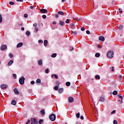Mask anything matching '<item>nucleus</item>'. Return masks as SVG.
Wrapping results in <instances>:
<instances>
[{
    "instance_id": "obj_3",
    "label": "nucleus",
    "mask_w": 124,
    "mask_h": 124,
    "mask_svg": "<svg viewBox=\"0 0 124 124\" xmlns=\"http://www.w3.org/2000/svg\"><path fill=\"white\" fill-rule=\"evenodd\" d=\"M19 83L20 85H24L25 83V78L24 77H22L19 80Z\"/></svg>"
},
{
    "instance_id": "obj_17",
    "label": "nucleus",
    "mask_w": 124,
    "mask_h": 124,
    "mask_svg": "<svg viewBox=\"0 0 124 124\" xmlns=\"http://www.w3.org/2000/svg\"><path fill=\"white\" fill-rule=\"evenodd\" d=\"M63 92V88H60L58 90L59 93H62Z\"/></svg>"
},
{
    "instance_id": "obj_27",
    "label": "nucleus",
    "mask_w": 124,
    "mask_h": 124,
    "mask_svg": "<svg viewBox=\"0 0 124 124\" xmlns=\"http://www.w3.org/2000/svg\"><path fill=\"white\" fill-rule=\"evenodd\" d=\"M76 117L78 118V119H79V118H80V113H77L76 114Z\"/></svg>"
},
{
    "instance_id": "obj_29",
    "label": "nucleus",
    "mask_w": 124,
    "mask_h": 124,
    "mask_svg": "<svg viewBox=\"0 0 124 124\" xmlns=\"http://www.w3.org/2000/svg\"><path fill=\"white\" fill-rule=\"evenodd\" d=\"M36 82L37 83H41V79H40V78H38L37 80H36Z\"/></svg>"
},
{
    "instance_id": "obj_1",
    "label": "nucleus",
    "mask_w": 124,
    "mask_h": 124,
    "mask_svg": "<svg viewBox=\"0 0 124 124\" xmlns=\"http://www.w3.org/2000/svg\"><path fill=\"white\" fill-rule=\"evenodd\" d=\"M49 118L50 121L54 122L56 120V115H55L54 114H52L49 115Z\"/></svg>"
},
{
    "instance_id": "obj_10",
    "label": "nucleus",
    "mask_w": 124,
    "mask_h": 124,
    "mask_svg": "<svg viewBox=\"0 0 124 124\" xmlns=\"http://www.w3.org/2000/svg\"><path fill=\"white\" fill-rule=\"evenodd\" d=\"M22 46H23V43H19L17 45L16 47H17V48H20V47H22Z\"/></svg>"
},
{
    "instance_id": "obj_59",
    "label": "nucleus",
    "mask_w": 124,
    "mask_h": 124,
    "mask_svg": "<svg viewBox=\"0 0 124 124\" xmlns=\"http://www.w3.org/2000/svg\"><path fill=\"white\" fill-rule=\"evenodd\" d=\"M21 31H25V28L24 27H22L21 28Z\"/></svg>"
},
{
    "instance_id": "obj_26",
    "label": "nucleus",
    "mask_w": 124,
    "mask_h": 124,
    "mask_svg": "<svg viewBox=\"0 0 124 124\" xmlns=\"http://www.w3.org/2000/svg\"><path fill=\"white\" fill-rule=\"evenodd\" d=\"M70 85H71L70 82L68 81L66 83V86H67V87H69Z\"/></svg>"
},
{
    "instance_id": "obj_46",
    "label": "nucleus",
    "mask_w": 124,
    "mask_h": 124,
    "mask_svg": "<svg viewBox=\"0 0 124 124\" xmlns=\"http://www.w3.org/2000/svg\"><path fill=\"white\" fill-rule=\"evenodd\" d=\"M118 78H119V79H122V78H123V76H122V75H119V76H118Z\"/></svg>"
},
{
    "instance_id": "obj_55",
    "label": "nucleus",
    "mask_w": 124,
    "mask_h": 124,
    "mask_svg": "<svg viewBox=\"0 0 124 124\" xmlns=\"http://www.w3.org/2000/svg\"><path fill=\"white\" fill-rule=\"evenodd\" d=\"M24 0H16V1H20V2H23Z\"/></svg>"
},
{
    "instance_id": "obj_57",
    "label": "nucleus",
    "mask_w": 124,
    "mask_h": 124,
    "mask_svg": "<svg viewBox=\"0 0 124 124\" xmlns=\"http://www.w3.org/2000/svg\"><path fill=\"white\" fill-rule=\"evenodd\" d=\"M81 120H84V117L83 116H80Z\"/></svg>"
},
{
    "instance_id": "obj_5",
    "label": "nucleus",
    "mask_w": 124,
    "mask_h": 124,
    "mask_svg": "<svg viewBox=\"0 0 124 124\" xmlns=\"http://www.w3.org/2000/svg\"><path fill=\"white\" fill-rule=\"evenodd\" d=\"M7 48V46L5 45H2L0 47L1 51H4Z\"/></svg>"
},
{
    "instance_id": "obj_36",
    "label": "nucleus",
    "mask_w": 124,
    "mask_h": 124,
    "mask_svg": "<svg viewBox=\"0 0 124 124\" xmlns=\"http://www.w3.org/2000/svg\"><path fill=\"white\" fill-rule=\"evenodd\" d=\"M45 73H46V74H48V73H49V69H46Z\"/></svg>"
},
{
    "instance_id": "obj_4",
    "label": "nucleus",
    "mask_w": 124,
    "mask_h": 124,
    "mask_svg": "<svg viewBox=\"0 0 124 124\" xmlns=\"http://www.w3.org/2000/svg\"><path fill=\"white\" fill-rule=\"evenodd\" d=\"M31 124H38V122L36 121V119L35 118H32L31 119Z\"/></svg>"
},
{
    "instance_id": "obj_62",
    "label": "nucleus",
    "mask_w": 124,
    "mask_h": 124,
    "mask_svg": "<svg viewBox=\"0 0 124 124\" xmlns=\"http://www.w3.org/2000/svg\"><path fill=\"white\" fill-rule=\"evenodd\" d=\"M111 71H114V67H112Z\"/></svg>"
},
{
    "instance_id": "obj_28",
    "label": "nucleus",
    "mask_w": 124,
    "mask_h": 124,
    "mask_svg": "<svg viewBox=\"0 0 124 124\" xmlns=\"http://www.w3.org/2000/svg\"><path fill=\"white\" fill-rule=\"evenodd\" d=\"M41 114L42 115H44L45 114V110H44L43 109L41 110Z\"/></svg>"
},
{
    "instance_id": "obj_37",
    "label": "nucleus",
    "mask_w": 124,
    "mask_h": 124,
    "mask_svg": "<svg viewBox=\"0 0 124 124\" xmlns=\"http://www.w3.org/2000/svg\"><path fill=\"white\" fill-rule=\"evenodd\" d=\"M13 76L15 78V79H16V78H17V75L16 74H14L13 75Z\"/></svg>"
},
{
    "instance_id": "obj_53",
    "label": "nucleus",
    "mask_w": 124,
    "mask_h": 124,
    "mask_svg": "<svg viewBox=\"0 0 124 124\" xmlns=\"http://www.w3.org/2000/svg\"><path fill=\"white\" fill-rule=\"evenodd\" d=\"M52 24H53V25H57V22H56V21H53V22H52Z\"/></svg>"
},
{
    "instance_id": "obj_21",
    "label": "nucleus",
    "mask_w": 124,
    "mask_h": 124,
    "mask_svg": "<svg viewBox=\"0 0 124 124\" xmlns=\"http://www.w3.org/2000/svg\"><path fill=\"white\" fill-rule=\"evenodd\" d=\"M57 57V54L56 53H53L51 55V58H56Z\"/></svg>"
},
{
    "instance_id": "obj_12",
    "label": "nucleus",
    "mask_w": 124,
    "mask_h": 124,
    "mask_svg": "<svg viewBox=\"0 0 124 124\" xmlns=\"http://www.w3.org/2000/svg\"><path fill=\"white\" fill-rule=\"evenodd\" d=\"M44 45L45 47H47L48 45V41L47 40H45L44 42Z\"/></svg>"
},
{
    "instance_id": "obj_30",
    "label": "nucleus",
    "mask_w": 124,
    "mask_h": 124,
    "mask_svg": "<svg viewBox=\"0 0 124 124\" xmlns=\"http://www.w3.org/2000/svg\"><path fill=\"white\" fill-rule=\"evenodd\" d=\"M55 84L56 86H60V82L59 81H57L55 82Z\"/></svg>"
},
{
    "instance_id": "obj_40",
    "label": "nucleus",
    "mask_w": 124,
    "mask_h": 124,
    "mask_svg": "<svg viewBox=\"0 0 124 124\" xmlns=\"http://www.w3.org/2000/svg\"><path fill=\"white\" fill-rule=\"evenodd\" d=\"M30 123H31V120L28 119L27 122H26V124H30Z\"/></svg>"
},
{
    "instance_id": "obj_32",
    "label": "nucleus",
    "mask_w": 124,
    "mask_h": 124,
    "mask_svg": "<svg viewBox=\"0 0 124 124\" xmlns=\"http://www.w3.org/2000/svg\"><path fill=\"white\" fill-rule=\"evenodd\" d=\"M54 90H55V91H58V90H59V86H55Z\"/></svg>"
},
{
    "instance_id": "obj_58",
    "label": "nucleus",
    "mask_w": 124,
    "mask_h": 124,
    "mask_svg": "<svg viewBox=\"0 0 124 124\" xmlns=\"http://www.w3.org/2000/svg\"><path fill=\"white\" fill-rule=\"evenodd\" d=\"M30 8H31V9H33V8H34L33 6H31Z\"/></svg>"
},
{
    "instance_id": "obj_15",
    "label": "nucleus",
    "mask_w": 124,
    "mask_h": 124,
    "mask_svg": "<svg viewBox=\"0 0 124 124\" xmlns=\"http://www.w3.org/2000/svg\"><path fill=\"white\" fill-rule=\"evenodd\" d=\"M12 63H13V60H11L8 63V66H11V65L12 64Z\"/></svg>"
},
{
    "instance_id": "obj_19",
    "label": "nucleus",
    "mask_w": 124,
    "mask_h": 124,
    "mask_svg": "<svg viewBox=\"0 0 124 124\" xmlns=\"http://www.w3.org/2000/svg\"><path fill=\"white\" fill-rule=\"evenodd\" d=\"M58 14H59V15H62V16H63L64 13H63V12H62V11H59L58 13Z\"/></svg>"
},
{
    "instance_id": "obj_48",
    "label": "nucleus",
    "mask_w": 124,
    "mask_h": 124,
    "mask_svg": "<svg viewBox=\"0 0 124 124\" xmlns=\"http://www.w3.org/2000/svg\"><path fill=\"white\" fill-rule=\"evenodd\" d=\"M33 27H37V23H34L33 24Z\"/></svg>"
},
{
    "instance_id": "obj_20",
    "label": "nucleus",
    "mask_w": 124,
    "mask_h": 124,
    "mask_svg": "<svg viewBox=\"0 0 124 124\" xmlns=\"http://www.w3.org/2000/svg\"><path fill=\"white\" fill-rule=\"evenodd\" d=\"M95 57L96 58H98L99 57H100V54H99V53H97L95 54Z\"/></svg>"
},
{
    "instance_id": "obj_54",
    "label": "nucleus",
    "mask_w": 124,
    "mask_h": 124,
    "mask_svg": "<svg viewBox=\"0 0 124 124\" xmlns=\"http://www.w3.org/2000/svg\"><path fill=\"white\" fill-rule=\"evenodd\" d=\"M55 18H59V15L58 14L55 15Z\"/></svg>"
},
{
    "instance_id": "obj_63",
    "label": "nucleus",
    "mask_w": 124,
    "mask_h": 124,
    "mask_svg": "<svg viewBox=\"0 0 124 124\" xmlns=\"http://www.w3.org/2000/svg\"><path fill=\"white\" fill-rule=\"evenodd\" d=\"M73 50H74V48L72 47L71 49L70 50V51H73Z\"/></svg>"
},
{
    "instance_id": "obj_6",
    "label": "nucleus",
    "mask_w": 124,
    "mask_h": 124,
    "mask_svg": "<svg viewBox=\"0 0 124 124\" xmlns=\"http://www.w3.org/2000/svg\"><path fill=\"white\" fill-rule=\"evenodd\" d=\"M8 87V86H7V85L1 84L0 85V88L3 90H5V89H7Z\"/></svg>"
},
{
    "instance_id": "obj_35",
    "label": "nucleus",
    "mask_w": 124,
    "mask_h": 124,
    "mask_svg": "<svg viewBox=\"0 0 124 124\" xmlns=\"http://www.w3.org/2000/svg\"><path fill=\"white\" fill-rule=\"evenodd\" d=\"M9 4H10V5H14L15 3L13 1H10L9 2Z\"/></svg>"
},
{
    "instance_id": "obj_8",
    "label": "nucleus",
    "mask_w": 124,
    "mask_h": 124,
    "mask_svg": "<svg viewBox=\"0 0 124 124\" xmlns=\"http://www.w3.org/2000/svg\"><path fill=\"white\" fill-rule=\"evenodd\" d=\"M99 40H100L101 41H104V40H105V38L103 36H100L99 37Z\"/></svg>"
},
{
    "instance_id": "obj_13",
    "label": "nucleus",
    "mask_w": 124,
    "mask_h": 124,
    "mask_svg": "<svg viewBox=\"0 0 124 124\" xmlns=\"http://www.w3.org/2000/svg\"><path fill=\"white\" fill-rule=\"evenodd\" d=\"M59 25L60 26H61V27H62V26H63L64 25V22H63L62 20H60L59 21Z\"/></svg>"
},
{
    "instance_id": "obj_45",
    "label": "nucleus",
    "mask_w": 124,
    "mask_h": 124,
    "mask_svg": "<svg viewBox=\"0 0 124 124\" xmlns=\"http://www.w3.org/2000/svg\"><path fill=\"white\" fill-rule=\"evenodd\" d=\"M39 43H43V41L42 40H39L38 41Z\"/></svg>"
},
{
    "instance_id": "obj_33",
    "label": "nucleus",
    "mask_w": 124,
    "mask_h": 124,
    "mask_svg": "<svg viewBox=\"0 0 124 124\" xmlns=\"http://www.w3.org/2000/svg\"><path fill=\"white\" fill-rule=\"evenodd\" d=\"M69 22H70V20H69V19H67L65 21L66 24H68Z\"/></svg>"
},
{
    "instance_id": "obj_61",
    "label": "nucleus",
    "mask_w": 124,
    "mask_h": 124,
    "mask_svg": "<svg viewBox=\"0 0 124 124\" xmlns=\"http://www.w3.org/2000/svg\"><path fill=\"white\" fill-rule=\"evenodd\" d=\"M119 10H121V9H119ZM120 13H123V11H119Z\"/></svg>"
},
{
    "instance_id": "obj_11",
    "label": "nucleus",
    "mask_w": 124,
    "mask_h": 124,
    "mask_svg": "<svg viewBox=\"0 0 124 124\" xmlns=\"http://www.w3.org/2000/svg\"><path fill=\"white\" fill-rule=\"evenodd\" d=\"M40 12L42 13H47V10H46L45 9H42L40 10Z\"/></svg>"
},
{
    "instance_id": "obj_50",
    "label": "nucleus",
    "mask_w": 124,
    "mask_h": 124,
    "mask_svg": "<svg viewBox=\"0 0 124 124\" xmlns=\"http://www.w3.org/2000/svg\"><path fill=\"white\" fill-rule=\"evenodd\" d=\"M72 33H73V34H77V31H72Z\"/></svg>"
},
{
    "instance_id": "obj_23",
    "label": "nucleus",
    "mask_w": 124,
    "mask_h": 124,
    "mask_svg": "<svg viewBox=\"0 0 124 124\" xmlns=\"http://www.w3.org/2000/svg\"><path fill=\"white\" fill-rule=\"evenodd\" d=\"M112 93H113V95H117L118 94V91H113Z\"/></svg>"
},
{
    "instance_id": "obj_52",
    "label": "nucleus",
    "mask_w": 124,
    "mask_h": 124,
    "mask_svg": "<svg viewBox=\"0 0 124 124\" xmlns=\"http://www.w3.org/2000/svg\"><path fill=\"white\" fill-rule=\"evenodd\" d=\"M86 33L87 34H90V33H91V32L90 31H86Z\"/></svg>"
},
{
    "instance_id": "obj_49",
    "label": "nucleus",
    "mask_w": 124,
    "mask_h": 124,
    "mask_svg": "<svg viewBox=\"0 0 124 124\" xmlns=\"http://www.w3.org/2000/svg\"><path fill=\"white\" fill-rule=\"evenodd\" d=\"M115 113H116V110H114L111 111V114H115Z\"/></svg>"
},
{
    "instance_id": "obj_31",
    "label": "nucleus",
    "mask_w": 124,
    "mask_h": 124,
    "mask_svg": "<svg viewBox=\"0 0 124 124\" xmlns=\"http://www.w3.org/2000/svg\"><path fill=\"white\" fill-rule=\"evenodd\" d=\"M124 26L123 25H120L118 28V30H123Z\"/></svg>"
},
{
    "instance_id": "obj_16",
    "label": "nucleus",
    "mask_w": 124,
    "mask_h": 124,
    "mask_svg": "<svg viewBox=\"0 0 124 124\" xmlns=\"http://www.w3.org/2000/svg\"><path fill=\"white\" fill-rule=\"evenodd\" d=\"M14 93H16V94H19V91H18V90L16 88H15L14 90Z\"/></svg>"
},
{
    "instance_id": "obj_42",
    "label": "nucleus",
    "mask_w": 124,
    "mask_h": 124,
    "mask_svg": "<svg viewBox=\"0 0 124 124\" xmlns=\"http://www.w3.org/2000/svg\"><path fill=\"white\" fill-rule=\"evenodd\" d=\"M46 15H43V16H42V18H43V19H46Z\"/></svg>"
},
{
    "instance_id": "obj_34",
    "label": "nucleus",
    "mask_w": 124,
    "mask_h": 124,
    "mask_svg": "<svg viewBox=\"0 0 124 124\" xmlns=\"http://www.w3.org/2000/svg\"><path fill=\"white\" fill-rule=\"evenodd\" d=\"M1 22H2V16L0 14V23H1Z\"/></svg>"
},
{
    "instance_id": "obj_22",
    "label": "nucleus",
    "mask_w": 124,
    "mask_h": 124,
    "mask_svg": "<svg viewBox=\"0 0 124 124\" xmlns=\"http://www.w3.org/2000/svg\"><path fill=\"white\" fill-rule=\"evenodd\" d=\"M26 34L28 36H30V35H31V32H30V31H27L26 32Z\"/></svg>"
},
{
    "instance_id": "obj_64",
    "label": "nucleus",
    "mask_w": 124,
    "mask_h": 124,
    "mask_svg": "<svg viewBox=\"0 0 124 124\" xmlns=\"http://www.w3.org/2000/svg\"><path fill=\"white\" fill-rule=\"evenodd\" d=\"M54 76H55L54 75H52V76H51V78H53V77H54Z\"/></svg>"
},
{
    "instance_id": "obj_47",
    "label": "nucleus",
    "mask_w": 124,
    "mask_h": 124,
    "mask_svg": "<svg viewBox=\"0 0 124 124\" xmlns=\"http://www.w3.org/2000/svg\"><path fill=\"white\" fill-rule=\"evenodd\" d=\"M81 31H85V27H82L81 28Z\"/></svg>"
},
{
    "instance_id": "obj_2",
    "label": "nucleus",
    "mask_w": 124,
    "mask_h": 124,
    "mask_svg": "<svg viewBox=\"0 0 124 124\" xmlns=\"http://www.w3.org/2000/svg\"><path fill=\"white\" fill-rule=\"evenodd\" d=\"M114 56V52L112 51H109L107 53L108 58H113Z\"/></svg>"
},
{
    "instance_id": "obj_39",
    "label": "nucleus",
    "mask_w": 124,
    "mask_h": 124,
    "mask_svg": "<svg viewBox=\"0 0 124 124\" xmlns=\"http://www.w3.org/2000/svg\"><path fill=\"white\" fill-rule=\"evenodd\" d=\"M43 122V120L41 119V120H40L39 121V124H42V122Z\"/></svg>"
},
{
    "instance_id": "obj_25",
    "label": "nucleus",
    "mask_w": 124,
    "mask_h": 124,
    "mask_svg": "<svg viewBox=\"0 0 124 124\" xmlns=\"http://www.w3.org/2000/svg\"><path fill=\"white\" fill-rule=\"evenodd\" d=\"M70 27H71V29H74L75 27V24H74V23H73L71 24Z\"/></svg>"
},
{
    "instance_id": "obj_56",
    "label": "nucleus",
    "mask_w": 124,
    "mask_h": 124,
    "mask_svg": "<svg viewBox=\"0 0 124 124\" xmlns=\"http://www.w3.org/2000/svg\"><path fill=\"white\" fill-rule=\"evenodd\" d=\"M38 29L37 28H35V31H36V32L38 31Z\"/></svg>"
},
{
    "instance_id": "obj_41",
    "label": "nucleus",
    "mask_w": 124,
    "mask_h": 124,
    "mask_svg": "<svg viewBox=\"0 0 124 124\" xmlns=\"http://www.w3.org/2000/svg\"><path fill=\"white\" fill-rule=\"evenodd\" d=\"M54 76L55 77V79H59V77L56 74H54Z\"/></svg>"
},
{
    "instance_id": "obj_51",
    "label": "nucleus",
    "mask_w": 124,
    "mask_h": 124,
    "mask_svg": "<svg viewBox=\"0 0 124 124\" xmlns=\"http://www.w3.org/2000/svg\"><path fill=\"white\" fill-rule=\"evenodd\" d=\"M34 81H31V85H34Z\"/></svg>"
},
{
    "instance_id": "obj_43",
    "label": "nucleus",
    "mask_w": 124,
    "mask_h": 124,
    "mask_svg": "<svg viewBox=\"0 0 124 124\" xmlns=\"http://www.w3.org/2000/svg\"><path fill=\"white\" fill-rule=\"evenodd\" d=\"M9 56L10 58H12L13 57V54L10 53L9 54Z\"/></svg>"
},
{
    "instance_id": "obj_7",
    "label": "nucleus",
    "mask_w": 124,
    "mask_h": 124,
    "mask_svg": "<svg viewBox=\"0 0 124 124\" xmlns=\"http://www.w3.org/2000/svg\"><path fill=\"white\" fill-rule=\"evenodd\" d=\"M68 101L69 102L72 103V102H73V101H74V99L72 97H69Z\"/></svg>"
},
{
    "instance_id": "obj_24",
    "label": "nucleus",
    "mask_w": 124,
    "mask_h": 124,
    "mask_svg": "<svg viewBox=\"0 0 124 124\" xmlns=\"http://www.w3.org/2000/svg\"><path fill=\"white\" fill-rule=\"evenodd\" d=\"M95 78L97 80H99V79H100V76H99V75H96L95 76Z\"/></svg>"
},
{
    "instance_id": "obj_60",
    "label": "nucleus",
    "mask_w": 124,
    "mask_h": 124,
    "mask_svg": "<svg viewBox=\"0 0 124 124\" xmlns=\"http://www.w3.org/2000/svg\"><path fill=\"white\" fill-rule=\"evenodd\" d=\"M119 98H121L122 100H123V96H119Z\"/></svg>"
},
{
    "instance_id": "obj_18",
    "label": "nucleus",
    "mask_w": 124,
    "mask_h": 124,
    "mask_svg": "<svg viewBox=\"0 0 124 124\" xmlns=\"http://www.w3.org/2000/svg\"><path fill=\"white\" fill-rule=\"evenodd\" d=\"M11 104H12V105H16V104H17V103L16 102V101L13 100L11 102Z\"/></svg>"
},
{
    "instance_id": "obj_38",
    "label": "nucleus",
    "mask_w": 124,
    "mask_h": 124,
    "mask_svg": "<svg viewBox=\"0 0 124 124\" xmlns=\"http://www.w3.org/2000/svg\"><path fill=\"white\" fill-rule=\"evenodd\" d=\"M113 124H118V121L117 120H114Z\"/></svg>"
},
{
    "instance_id": "obj_14",
    "label": "nucleus",
    "mask_w": 124,
    "mask_h": 124,
    "mask_svg": "<svg viewBox=\"0 0 124 124\" xmlns=\"http://www.w3.org/2000/svg\"><path fill=\"white\" fill-rule=\"evenodd\" d=\"M105 101V98L103 97H101L99 99V101L101 102H104Z\"/></svg>"
},
{
    "instance_id": "obj_9",
    "label": "nucleus",
    "mask_w": 124,
    "mask_h": 124,
    "mask_svg": "<svg viewBox=\"0 0 124 124\" xmlns=\"http://www.w3.org/2000/svg\"><path fill=\"white\" fill-rule=\"evenodd\" d=\"M43 64V62L42 61V60L40 59L38 61V65H42Z\"/></svg>"
},
{
    "instance_id": "obj_44",
    "label": "nucleus",
    "mask_w": 124,
    "mask_h": 124,
    "mask_svg": "<svg viewBox=\"0 0 124 124\" xmlns=\"http://www.w3.org/2000/svg\"><path fill=\"white\" fill-rule=\"evenodd\" d=\"M24 18H28V14H24Z\"/></svg>"
}]
</instances>
